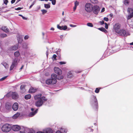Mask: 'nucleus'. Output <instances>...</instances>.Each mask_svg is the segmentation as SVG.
<instances>
[{
    "instance_id": "1",
    "label": "nucleus",
    "mask_w": 133,
    "mask_h": 133,
    "mask_svg": "<svg viewBox=\"0 0 133 133\" xmlns=\"http://www.w3.org/2000/svg\"><path fill=\"white\" fill-rule=\"evenodd\" d=\"M41 94H39L35 95L34 99L36 100L35 102V105L37 107H42L46 102L48 99L44 96H42Z\"/></svg>"
},
{
    "instance_id": "2",
    "label": "nucleus",
    "mask_w": 133,
    "mask_h": 133,
    "mask_svg": "<svg viewBox=\"0 0 133 133\" xmlns=\"http://www.w3.org/2000/svg\"><path fill=\"white\" fill-rule=\"evenodd\" d=\"M90 103L93 108L95 110L97 111L98 106V101L95 96L93 95L91 96L90 98Z\"/></svg>"
},
{
    "instance_id": "3",
    "label": "nucleus",
    "mask_w": 133,
    "mask_h": 133,
    "mask_svg": "<svg viewBox=\"0 0 133 133\" xmlns=\"http://www.w3.org/2000/svg\"><path fill=\"white\" fill-rule=\"evenodd\" d=\"M121 25L117 23L114 26V29L116 33H126L127 32L126 30L124 29H120Z\"/></svg>"
},
{
    "instance_id": "4",
    "label": "nucleus",
    "mask_w": 133,
    "mask_h": 133,
    "mask_svg": "<svg viewBox=\"0 0 133 133\" xmlns=\"http://www.w3.org/2000/svg\"><path fill=\"white\" fill-rule=\"evenodd\" d=\"M11 129V126L8 124L3 125L1 128L2 131L4 132H8L10 131Z\"/></svg>"
},
{
    "instance_id": "5",
    "label": "nucleus",
    "mask_w": 133,
    "mask_h": 133,
    "mask_svg": "<svg viewBox=\"0 0 133 133\" xmlns=\"http://www.w3.org/2000/svg\"><path fill=\"white\" fill-rule=\"evenodd\" d=\"M92 7V5L91 3H86L85 6V10L87 12H91L93 10Z\"/></svg>"
},
{
    "instance_id": "6",
    "label": "nucleus",
    "mask_w": 133,
    "mask_h": 133,
    "mask_svg": "<svg viewBox=\"0 0 133 133\" xmlns=\"http://www.w3.org/2000/svg\"><path fill=\"white\" fill-rule=\"evenodd\" d=\"M18 59L17 58H15L13 59L12 61V64L10 68V70H11L14 69V68L16 67L18 64Z\"/></svg>"
},
{
    "instance_id": "7",
    "label": "nucleus",
    "mask_w": 133,
    "mask_h": 133,
    "mask_svg": "<svg viewBox=\"0 0 133 133\" xmlns=\"http://www.w3.org/2000/svg\"><path fill=\"white\" fill-rule=\"evenodd\" d=\"M31 110L32 111L30 112L28 115V116L30 117L34 116L37 112L38 109H36L35 110L34 108H31Z\"/></svg>"
},
{
    "instance_id": "8",
    "label": "nucleus",
    "mask_w": 133,
    "mask_h": 133,
    "mask_svg": "<svg viewBox=\"0 0 133 133\" xmlns=\"http://www.w3.org/2000/svg\"><path fill=\"white\" fill-rule=\"evenodd\" d=\"M19 46L20 47V45L18 44L17 45H15L9 47L8 48L7 51V52L9 53L10 52V51L16 50L18 49Z\"/></svg>"
},
{
    "instance_id": "9",
    "label": "nucleus",
    "mask_w": 133,
    "mask_h": 133,
    "mask_svg": "<svg viewBox=\"0 0 133 133\" xmlns=\"http://www.w3.org/2000/svg\"><path fill=\"white\" fill-rule=\"evenodd\" d=\"M17 37L18 42V44L19 45L20 44H21L22 42L23 36L20 35V34H18Z\"/></svg>"
},
{
    "instance_id": "10",
    "label": "nucleus",
    "mask_w": 133,
    "mask_h": 133,
    "mask_svg": "<svg viewBox=\"0 0 133 133\" xmlns=\"http://www.w3.org/2000/svg\"><path fill=\"white\" fill-rule=\"evenodd\" d=\"M120 45L115 46H112L111 47L112 50V53H114L119 51L120 50Z\"/></svg>"
},
{
    "instance_id": "11",
    "label": "nucleus",
    "mask_w": 133,
    "mask_h": 133,
    "mask_svg": "<svg viewBox=\"0 0 133 133\" xmlns=\"http://www.w3.org/2000/svg\"><path fill=\"white\" fill-rule=\"evenodd\" d=\"M92 11L95 14H97L98 13L99 11V7L97 5H95L93 6Z\"/></svg>"
},
{
    "instance_id": "12",
    "label": "nucleus",
    "mask_w": 133,
    "mask_h": 133,
    "mask_svg": "<svg viewBox=\"0 0 133 133\" xmlns=\"http://www.w3.org/2000/svg\"><path fill=\"white\" fill-rule=\"evenodd\" d=\"M5 109L8 111H10L12 108V104L9 102H6L5 104Z\"/></svg>"
},
{
    "instance_id": "13",
    "label": "nucleus",
    "mask_w": 133,
    "mask_h": 133,
    "mask_svg": "<svg viewBox=\"0 0 133 133\" xmlns=\"http://www.w3.org/2000/svg\"><path fill=\"white\" fill-rule=\"evenodd\" d=\"M46 83L48 85H53L56 83V82L55 81H53L52 79H49L46 80Z\"/></svg>"
},
{
    "instance_id": "14",
    "label": "nucleus",
    "mask_w": 133,
    "mask_h": 133,
    "mask_svg": "<svg viewBox=\"0 0 133 133\" xmlns=\"http://www.w3.org/2000/svg\"><path fill=\"white\" fill-rule=\"evenodd\" d=\"M54 70L55 73L58 75H60L62 73V70L58 67H55L54 68Z\"/></svg>"
},
{
    "instance_id": "15",
    "label": "nucleus",
    "mask_w": 133,
    "mask_h": 133,
    "mask_svg": "<svg viewBox=\"0 0 133 133\" xmlns=\"http://www.w3.org/2000/svg\"><path fill=\"white\" fill-rule=\"evenodd\" d=\"M12 129V130L15 131H19L21 129L20 127L18 125H13Z\"/></svg>"
},
{
    "instance_id": "16",
    "label": "nucleus",
    "mask_w": 133,
    "mask_h": 133,
    "mask_svg": "<svg viewBox=\"0 0 133 133\" xmlns=\"http://www.w3.org/2000/svg\"><path fill=\"white\" fill-rule=\"evenodd\" d=\"M12 108L14 111H17L18 108V105L17 103H15L13 105H12Z\"/></svg>"
},
{
    "instance_id": "17",
    "label": "nucleus",
    "mask_w": 133,
    "mask_h": 133,
    "mask_svg": "<svg viewBox=\"0 0 133 133\" xmlns=\"http://www.w3.org/2000/svg\"><path fill=\"white\" fill-rule=\"evenodd\" d=\"M11 96L12 98L14 99H17L18 97V95L15 92H12L11 94Z\"/></svg>"
},
{
    "instance_id": "18",
    "label": "nucleus",
    "mask_w": 133,
    "mask_h": 133,
    "mask_svg": "<svg viewBox=\"0 0 133 133\" xmlns=\"http://www.w3.org/2000/svg\"><path fill=\"white\" fill-rule=\"evenodd\" d=\"M43 131L45 133H53V131L50 128L46 129L43 130Z\"/></svg>"
},
{
    "instance_id": "19",
    "label": "nucleus",
    "mask_w": 133,
    "mask_h": 133,
    "mask_svg": "<svg viewBox=\"0 0 133 133\" xmlns=\"http://www.w3.org/2000/svg\"><path fill=\"white\" fill-rule=\"evenodd\" d=\"M51 79H52L53 81H55L57 82V75L53 73L51 74Z\"/></svg>"
},
{
    "instance_id": "20",
    "label": "nucleus",
    "mask_w": 133,
    "mask_h": 133,
    "mask_svg": "<svg viewBox=\"0 0 133 133\" xmlns=\"http://www.w3.org/2000/svg\"><path fill=\"white\" fill-rule=\"evenodd\" d=\"M1 29L6 33L9 32V30L7 26H2L1 28Z\"/></svg>"
},
{
    "instance_id": "21",
    "label": "nucleus",
    "mask_w": 133,
    "mask_h": 133,
    "mask_svg": "<svg viewBox=\"0 0 133 133\" xmlns=\"http://www.w3.org/2000/svg\"><path fill=\"white\" fill-rule=\"evenodd\" d=\"M25 85L24 84L21 85L20 86V89L22 93H24L25 91Z\"/></svg>"
},
{
    "instance_id": "22",
    "label": "nucleus",
    "mask_w": 133,
    "mask_h": 133,
    "mask_svg": "<svg viewBox=\"0 0 133 133\" xmlns=\"http://www.w3.org/2000/svg\"><path fill=\"white\" fill-rule=\"evenodd\" d=\"M110 36V37L113 39L115 38L117 36H118V34H108Z\"/></svg>"
},
{
    "instance_id": "23",
    "label": "nucleus",
    "mask_w": 133,
    "mask_h": 133,
    "mask_svg": "<svg viewBox=\"0 0 133 133\" xmlns=\"http://www.w3.org/2000/svg\"><path fill=\"white\" fill-rule=\"evenodd\" d=\"M37 90L36 89H34V88L31 87L29 90V93H32L35 92Z\"/></svg>"
},
{
    "instance_id": "24",
    "label": "nucleus",
    "mask_w": 133,
    "mask_h": 133,
    "mask_svg": "<svg viewBox=\"0 0 133 133\" xmlns=\"http://www.w3.org/2000/svg\"><path fill=\"white\" fill-rule=\"evenodd\" d=\"M119 36L125 38L128 36H130V34H118Z\"/></svg>"
},
{
    "instance_id": "25",
    "label": "nucleus",
    "mask_w": 133,
    "mask_h": 133,
    "mask_svg": "<svg viewBox=\"0 0 133 133\" xmlns=\"http://www.w3.org/2000/svg\"><path fill=\"white\" fill-rule=\"evenodd\" d=\"M14 56L16 57H18L20 55V53L18 51H17L14 53Z\"/></svg>"
},
{
    "instance_id": "26",
    "label": "nucleus",
    "mask_w": 133,
    "mask_h": 133,
    "mask_svg": "<svg viewBox=\"0 0 133 133\" xmlns=\"http://www.w3.org/2000/svg\"><path fill=\"white\" fill-rule=\"evenodd\" d=\"M20 115L19 112H17L13 116V117L14 119H16Z\"/></svg>"
},
{
    "instance_id": "27",
    "label": "nucleus",
    "mask_w": 133,
    "mask_h": 133,
    "mask_svg": "<svg viewBox=\"0 0 133 133\" xmlns=\"http://www.w3.org/2000/svg\"><path fill=\"white\" fill-rule=\"evenodd\" d=\"M31 97V95L30 94L26 95L24 96L25 99L26 100L30 99Z\"/></svg>"
},
{
    "instance_id": "28",
    "label": "nucleus",
    "mask_w": 133,
    "mask_h": 133,
    "mask_svg": "<svg viewBox=\"0 0 133 133\" xmlns=\"http://www.w3.org/2000/svg\"><path fill=\"white\" fill-rule=\"evenodd\" d=\"M73 76V74L71 71H69L67 74L68 77L71 78Z\"/></svg>"
},
{
    "instance_id": "29",
    "label": "nucleus",
    "mask_w": 133,
    "mask_h": 133,
    "mask_svg": "<svg viewBox=\"0 0 133 133\" xmlns=\"http://www.w3.org/2000/svg\"><path fill=\"white\" fill-rule=\"evenodd\" d=\"M21 44L22 45V47L23 49H26L27 48V46L26 43H22L21 45Z\"/></svg>"
},
{
    "instance_id": "30",
    "label": "nucleus",
    "mask_w": 133,
    "mask_h": 133,
    "mask_svg": "<svg viewBox=\"0 0 133 133\" xmlns=\"http://www.w3.org/2000/svg\"><path fill=\"white\" fill-rule=\"evenodd\" d=\"M98 29L99 30L102 31L105 33H106L107 32V30H106L103 27L98 28Z\"/></svg>"
},
{
    "instance_id": "31",
    "label": "nucleus",
    "mask_w": 133,
    "mask_h": 133,
    "mask_svg": "<svg viewBox=\"0 0 133 133\" xmlns=\"http://www.w3.org/2000/svg\"><path fill=\"white\" fill-rule=\"evenodd\" d=\"M61 49H58V50L56 52V53L59 57H60V52L61 51Z\"/></svg>"
},
{
    "instance_id": "32",
    "label": "nucleus",
    "mask_w": 133,
    "mask_h": 133,
    "mask_svg": "<svg viewBox=\"0 0 133 133\" xmlns=\"http://www.w3.org/2000/svg\"><path fill=\"white\" fill-rule=\"evenodd\" d=\"M127 11L130 14V13H132V12L133 11V10L132 8H128V9Z\"/></svg>"
},
{
    "instance_id": "33",
    "label": "nucleus",
    "mask_w": 133,
    "mask_h": 133,
    "mask_svg": "<svg viewBox=\"0 0 133 133\" xmlns=\"http://www.w3.org/2000/svg\"><path fill=\"white\" fill-rule=\"evenodd\" d=\"M91 2L93 4H97L98 3V1L97 0H90Z\"/></svg>"
},
{
    "instance_id": "34",
    "label": "nucleus",
    "mask_w": 133,
    "mask_h": 133,
    "mask_svg": "<svg viewBox=\"0 0 133 133\" xmlns=\"http://www.w3.org/2000/svg\"><path fill=\"white\" fill-rule=\"evenodd\" d=\"M100 89V88H96V89L95 91V92L96 93H98Z\"/></svg>"
},
{
    "instance_id": "35",
    "label": "nucleus",
    "mask_w": 133,
    "mask_h": 133,
    "mask_svg": "<svg viewBox=\"0 0 133 133\" xmlns=\"http://www.w3.org/2000/svg\"><path fill=\"white\" fill-rule=\"evenodd\" d=\"M63 78V76H62L59 75L57 76V79L58 80H60L62 79Z\"/></svg>"
},
{
    "instance_id": "36",
    "label": "nucleus",
    "mask_w": 133,
    "mask_h": 133,
    "mask_svg": "<svg viewBox=\"0 0 133 133\" xmlns=\"http://www.w3.org/2000/svg\"><path fill=\"white\" fill-rule=\"evenodd\" d=\"M60 130V131L63 132L64 133H66V130L65 129H63L62 128H61Z\"/></svg>"
},
{
    "instance_id": "37",
    "label": "nucleus",
    "mask_w": 133,
    "mask_h": 133,
    "mask_svg": "<svg viewBox=\"0 0 133 133\" xmlns=\"http://www.w3.org/2000/svg\"><path fill=\"white\" fill-rule=\"evenodd\" d=\"M133 17V15H132V13H130V15H128L127 17V19H129Z\"/></svg>"
},
{
    "instance_id": "38",
    "label": "nucleus",
    "mask_w": 133,
    "mask_h": 133,
    "mask_svg": "<svg viewBox=\"0 0 133 133\" xmlns=\"http://www.w3.org/2000/svg\"><path fill=\"white\" fill-rule=\"evenodd\" d=\"M7 36L6 34H0V36L2 38H4Z\"/></svg>"
},
{
    "instance_id": "39",
    "label": "nucleus",
    "mask_w": 133,
    "mask_h": 133,
    "mask_svg": "<svg viewBox=\"0 0 133 133\" xmlns=\"http://www.w3.org/2000/svg\"><path fill=\"white\" fill-rule=\"evenodd\" d=\"M44 7L45 8L48 9L50 8V6L48 4H44Z\"/></svg>"
},
{
    "instance_id": "40",
    "label": "nucleus",
    "mask_w": 133,
    "mask_h": 133,
    "mask_svg": "<svg viewBox=\"0 0 133 133\" xmlns=\"http://www.w3.org/2000/svg\"><path fill=\"white\" fill-rule=\"evenodd\" d=\"M8 76H4L3 77H2V78H1V79H0V81H3L6 79L7 77H8Z\"/></svg>"
},
{
    "instance_id": "41",
    "label": "nucleus",
    "mask_w": 133,
    "mask_h": 133,
    "mask_svg": "<svg viewBox=\"0 0 133 133\" xmlns=\"http://www.w3.org/2000/svg\"><path fill=\"white\" fill-rule=\"evenodd\" d=\"M62 30H66L67 29V26L66 25L62 26Z\"/></svg>"
},
{
    "instance_id": "42",
    "label": "nucleus",
    "mask_w": 133,
    "mask_h": 133,
    "mask_svg": "<svg viewBox=\"0 0 133 133\" xmlns=\"http://www.w3.org/2000/svg\"><path fill=\"white\" fill-rule=\"evenodd\" d=\"M47 34H42V36L43 39H46L47 37Z\"/></svg>"
},
{
    "instance_id": "43",
    "label": "nucleus",
    "mask_w": 133,
    "mask_h": 133,
    "mask_svg": "<svg viewBox=\"0 0 133 133\" xmlns=\"http://www.w3.org/2000/svg\"><path fill=\"white\" fill-rule=\"evenodd\" d=\"M41 11L42 12V14L43 15H44V14L46 13L47 12V11L46 10L44 9L42 10H41Z\"/></svg>"
},
{
    "instance_id": "44",
    "label": "nucleus",
    "mask_w": 133,
    "mask_h": 133,
    "mask_svg": "<svg viewBox=\"0 0 133 133\" xmlns=\"http://www.w3.org/2000/svg\"><path fill=\"white\" fill-rule=\"evenodd\" d=\"M57 28L60 30H62V26H60L59 25H57Z\"/></svg>"
},
{
    "instance_id": "45",
    "label": "nucleus",
    "mask_w": 133,
    "mask_h": 133,
    "mask_svg": "<svg viewBox=\"0 0 133 133\" xmlns=\"http://www.w3.org/2000/svg\"><path fill=\"white\" fill-rule=\"evenodd\" d=\"M87 25L89 27H92L93 26V25L92 23H88L87 24Z\"/></svg>"
},
{
    "instance_id": "46",
    "label": "nucleus",
    "mask_w": 133,
    "mask_h": 133,
    "mask_svg": "<svg viewBox=\"0 0 133 133\" xmlns=\"http://www.w3.org/2000/svg\"><path fill=\"white\" fill-rule=\"evenodd\" d=\"M57 56L55 54H54L52 56V59L54 60L56 59Z\"/></svg>"
},
{
    "instance_id": "47",
    "label": "nucleus",
    "mask_w": 133,
    "mask_h": 133,
    "mask_svg": "<svg viewBox=\"0 0 133 133\" xmlns=\"http://www.w3.org/2000/svg\"><path fill=\"white\" fill-rule=\"evenodd\" d=\"M53 5H55L56 3V0H52L51 1Z\"/></svg>"
},
{
    "instance_id": "48",
    "label": "nucleus",
    "mask_w": 133,
    "mask_h": 133,
    "mask_svg": "<svg viewBox=\"0 0 133 133\" xmlns=\"http://www.w3.org/2000/svg\"><path fill=\"white\" fill-rule=\"evenodd\" d=\"M11 95V93L10 92H9L6 95V96L7 97H10Z\"/></svg>"
},
{
    "instance_id": "49",
    "label": "nucleus",
    "mask_w": 133,
    "mask_h": 133,
    "mask_svg": "<svg viewBox=\"0 0 133 133\" xmlns=\"http://www.w3.org/2000/svg\"><path fill=\"white\" fill-rule=\"evenodd\" d=\"M59 64L61 65L64 64H66V62L63 61H61L59 62Z\"/></svg>"
},
{
    "instance_id": "50",
    "label": "nucleus",
    "mask_w": 133,
    "mask_h": 133,
    "mask_svg": "<svg viewBox=\"0 0 133 133\" xmlns=\"http://www.w3.org/2000/svg\"><path fill=\"white\" fill-rule=\"evenodd\" d=\"M75 5L76 6H78L79 4V3L78 2L76 1L75 2Z\"/></svg>"
},
{
    "instance_id": "51",
    "label": "nucleus",
    "mask_w": 133,
    "mask_h": 133,
    "mask_svg": "<svg viewBox=\"0 0 133 133\" xmlns=\"http://www.w3.org/2000/svg\"><path fill=\"white\" fill-rule=\"evenodd\" d=\"M129 1L128 0H125L124 1V3L125 4H128Z\"/></svg>"
},
{
    "instance_id": "52",
    "label": "nucleus",
    "mask_w": 133,
    "mask_h": 133,
    "mask_svg": "<svg viewBox=\"0 0 133 133\" xmlns=\"http://www.w3.org/2000/svg\"><path fill=\"white\" fill-rule=\"evenodd\" d=\"M3 2L4 4L6 5L8 2V0H3Z\"/></svg>"
},
{
    "instance_id": "53",
    "label": "nucleus",
    "mask_w": 133,
    "mask_h": 133,
    "mask_svg": "<svg viewBox=\"0 0 133 133\" xmlns=\"http://www.w3.org/2000/svg\"><path fill=\"white\" fill-rule=\"evenodd\" d=\"M23 8H20V7H18L17 8H15V10H21L23 9Z\"/></svg>"
},
{
    "instance_id": "54",
    "label": "nucleus",
    "mask_w": 133,
    "mask_h": 133,
    "mask_svg": "<svg viewBox=\"0 0 133 133\" xmlns=\"http://www.w3.org/2000/svg\"><path fill=\"white\" fill-rule=\"evenodd\" d=\"M29 37V36L28 35H25L24 37V39H25L26 40L28 39Z\"/></svg>"
},
{
    "instance_id": "55",
    "label": "nucleus",
    "mask_w": 133,
    "mask_h": 133,
    "mask_svg": "<svg viewBox=\"0 0 133 133\" xmlns=\"http://www.w3.org/2000/svg\"><path fill=\"white\" fill-rule=\"evenodd\" d=\"M105 27L106 29H108V26L107 24V23H105Z\"/></svg>"
},
{
    "instance_id": "56",
    "label": "nucleus",
    "mask_w": 133,
    "mask_h": 133,
    "mask_svg": "<svg viewBox=\"0 0 133 133\" xmlns=\"http://www.w3.org/2000/svg\"><path fill=\"white\" fill-rule=\"evenodd\" d=\"M104 19L106 21H108L109 20L108 18L107 17H104Z\"/></svg>"
},
{
    "instance_id": "57",
    "label": "nucleus",
    "mask_w": 133,
    "mask_h": 133,
    "mask_svg": "<svg viewBox=\"0 0 133 133\" xmlns=\"http://www.w3.org/2000/svg\"><path fill=\"white\" fill-rule=\"evenodd\" d=\"M100 23L101 25H102L104 23V21H101L100 22Z\"/></svg>"
},
{
    "instance_id": "58",
    "label": "nucleus",
    "mask_w": 133,
    "mask_h": 133,
    "mask_svg": "<svg viewBox=\"0 0 133 133\" xmlns=\"http://www.w3.org/2000/svg\"><path fill=\"white\" fill-rule=\"evenodd\" d=\"M70 26L72 27H75L76 26V25H73V24H70Z\"/></svg>"
},
{
    "instance_id": "59",
    "label": "nucleus",
    "mask_w": 133,
    "mask_h": 133,
    "mask_svg": "<svg viewBox=\"0 0 133 133\" xmlns=\"http://www.w3.org/2000/svg\"><path fill=\"white\" fill-rule=\"evenodd\" d=\"M76 8H77V6H76L75 5L74 6V8H73V10H74V11H75L76 10Z\"/></svg>"
},
{
    "instance_id": "60",
    "label": "nucleus",
    "mask_w": 133,
    "mask_h": 133,
    "mask_svg": "<svg viewBox=\"0 0 133 133\" xmlns=\"http://www.w3.org/2000/svg\"><path fill=\"white\" fill-rule=\"evenodd\" d=\"M16 0H12L11 1V2L12 4L14 3L15 2Z\"/></svg>"
},
{
    "instance_id": "61",
    "label": "nucleus",
    "mask_w": 133,
    "mask_h": 133,
    "mask_svg": "<svg viewBox=\"0 0 133 133\" xmlns=\"http://www.w3.org/2000/svg\"><path fill=\"white\" fill-rule=\"evenodd\" d=\"M22 18L23 19L26 20L27 19V18L25 17H24L23 16H22Z\"/></svg>"
},
{
    "instance_id": "62",
    "label": "nucleus",
    "mask_w": 133,
    "mask_h": 133,
    "mask_svg": "<svg viewBox=\"0 0 133 133\" xmlns=\"http://www.w3.org/2000/svg\"><path fill=\"white\" fill-rule=\"evenodd\" d=\"M56 133H62V132L59 130H57L56 131Z\"/></svg>"
},
{
    "instance_id": "63",
    "label": "nucleus",
    "mask_w": 133,
    "mask_h": 133,
    "mask_svg": "<svg viewBox=\"0 0 133 133\" xmlns=\"http://www.w3.org/2000/svg\"><path fill=\"white\" fill-rule=\"evenodd\" d=\"M105 10V9L104 8H103L101 10V12H103Z\"/></svg>"
},
{
    "instance_id": "64",
    "label": "nucleus",
    "mask_w": 133,
    "mask_h": 133,
    "mask_svg": "<svg viewBox=\"0 0 133 133\" xmlns=\"http://www.w3.org/2000/svg\"><path fill=\"white\" fill-rule=\"evenodd\" d=\"M37 133H45V132L43 131V132H42L41 131H39L38 132H37Z\"/></svg>"
}]
</instances>
